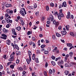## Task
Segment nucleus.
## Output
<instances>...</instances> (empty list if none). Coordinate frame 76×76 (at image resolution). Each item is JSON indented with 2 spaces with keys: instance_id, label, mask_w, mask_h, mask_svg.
<instances>
[{
  "instance_id": "62",
  "label": "nucleus",
  "mask_w": 76,
  "mask_h": 76,
  "mask_svg": "<svg viewBox=\"0 0 76 76\" xmlns=\"http://www.w3.org/2000/svg\"><path fill=\"white\" fill-rule=\"evenodd\" d=\"M48 66V63L46 62L45 64V67H47Z\"/></svg>"
},
{
  "instance_id": "18",
  "label": "nucleus",
  "mask_w": 76,
  "mask_h": 76,
  "mask_svg": "<svg viewBox=\"0 0 76 76\" xmlns=\"http://www.w3.org/2000/svg\"><path fill=\"white\" fill-rule=\"evenodd\" d=\"M64 73L66 75H67L69 74V71L66 70L64 72Z\"/></svg>"
},
{
  "instance_id": "26",
  "label": "nucleus",
  "mask_w": 76,
  "mask_h": 76,
  "mask_svg": "<svg viewBox=\"0 0 76 76\" xmlns=\"http://www.w3.org/2000/svg\"><path fill=\"white\" fill-rule=\"evenodd\" d=\"M27 8H28L29 10H33V8H32V6H28Z\"/></svg>"
},
{
  "instance_id": "30",
  "label": "nucleus",
  "mask_w": 76,
  "mask_h": 76,
  "mask_svg": "<svg viewBox=\"0 0 76 76\" xmlns=\"http://www.w3.org/2000/svg\"><path fill=\"white\" fill-rule=\"evenodd\" d=\"M15 48H16L17 50H19V47H18V45H15Z\"/></svg>"
},
{
  "instance_id": "49",
  "label": "nucleus",
  "mask_w": 76,
  "mask_h": 76,
  "mask_svg": "<svg viewBox=\"0 0 76 76\" xmlns=\"http://www.w3.org/2000/svg\"><path fill=\"white\" fill-rule=\"evenodd\" d=\"M7 56L6 55H4L3 56V58H4V59H5V60H6V59H7V58L6 57Z\"/></svg>"
},
{
  "instance_id": "47",
  "label": "nucleus",
  "mask_w": 76,
  "mask_h": 76,
  "mask_svg": "<svg viewBox=\"0 0 76 76\" xmlns=\"http://www.w3.org/2000/svg\"><path fill=\"white\" fill-rule=\"evenodd\" d=\"M48 53H49V52L48 51L45 50L44 51V53L45 54H48Z\"/></svg>"
},
{
  "instance_id": "10",
  "label": "nucleus",
  "mask_w": 76,
  "mask_h": 76,
  "mask_svg": "<svg viewBox=\"0 0 76 76\" xmlns=\"http://www.w3.org/2000/svg\"><path fill=\"white\" fill-rule=\"evenodd\" d=\"M6 42L7 44L8 45H10V43H11V41H10V40L9 39L8 40H6Z\"/></svg>"
},
{
  "instance_id": "41",
  "label": "nucleus",
  "mask_w": 76,
  "mask_h": 76,
  "mask_svg": "<svg viewBox=\"0 0 76 76\" xmlns=\"http://www.w3.org/2000/svg\"><path fill=\"white\" fill-rule=\"evenodd\" d=\"M57 47H56L53 50V52H55V51L57 50Z\"/></svg>"
},
{
  "instance_id": "3",
  "label": "nucleus",
  "mask_w": 76,
  "mask_h": 76,
  "mask_svg": "<svg viewBox=\"0 0 76 76\" xmlns=\"http://www.w3.org/2000/svg\"><path fill=\"white\" fill-rule=\"evenodd\" d=\"M12 31L13 35H17V34H16V32L15 31V29L13 28L12 30Z\"/></svg>"
},
{
  "instance_id": "50",
  "label": "nucleus",
  "mask_w": 76,
  "mask_h": 76,
  "mask_svg": "<svg viewBox=\"0 0 76 76\" xmlns=\"http://www.w3.org/2000/svg\"><path fill=\"white\" fill-rule=\"evenodd\" d=\"M13 11L12 10H10L9 14H13Z\"/></svg>"
},
{
  "instance_id": "39",
  "label": "nucleus",
  "mask_w": 76,
  "mask_h": 76,
  "mask_svg": "<svg viewBox=\"0 0 76 76\" xmlns=\"http://www.w3.org/2000/svg\"><path fill=\"white\" fill-rule=\"evenodd\" d=\"M9 4L7 3V4L5 5V7H9L10 6H9Z\"/></svg>"
},
{
  "instance_id": "35",
  "label": "nucleus",
  "mask_w": 76,
  "mask_h": 76,
  "mask_svg": "<svg viewBox=\"0 0 76 76\" xmlns=\"http://www.w3.org/2000/svg\"><path fill=\"white\" fill-rule=\"evenodd\" d=\"M49 72L50 75H51V74H52V73H53V71H52V69H50L49 70Z\"/></svg>"
},
{
  "instance_id": "22",
  "label": "nucleus",
  "mask_w": 76,
  "mask_h": 76,
  "mask_svg": "<svg viewBox=\"0 0 76 76\" xmlns=\"http://www.w3.org/2000/svg\"><path fill=\"white\" fill-rule=\"evenodd\" d=\"M70 26L69 25H67L66 26V28L67 31H69V28Z\"/></svg>"
},
{
  "instance_id": "23",
  "label": "nucleus",
  "mask_w": 76,
  "mask_h": 76,
  "mask_svg": "<svg viewBox=\"0 0 76 76\" xmlns=\"http://www.w3.org/2000/svg\"><path fill=\"white\" fill-rule=\"evenodd\" d=\"M56 35L58 37H61V34L58 33H56Z\"/></svg>"
},
{
  "instance_id": "4",
  "label": "nucleus",
  "mask_w": 76,
  "mask_h": 76,
  "mask_svg": "<svg viewBox=\"0 0 76 76\" xmlns=\"http://www.w3.org/2000/svg\"><path fill=\"white\" fill-rule=\"evenodd\" d=\"M15 53L17 56H20L21 55V52L20 51H16Z\"/></svg>"
},
{
  "instance_id": "63",
  "label": "nucleus",
  "mask_w": 76,
  "mask_h": 76,
  "mask_svg": "<svg viewBox=\"0 0 76 76\" xmlns=\"http://www.w3.org/2000/svg\"><path fill=\"white\" fill-rule=\"evenodd\" d=\"M34 28H33V29L35 30L37 29V28H38V27H37V26H35V25H34Z\"/></svg>"
},
{
  "instance_id": "54",
  "label": "nucleus",
  "mask_w": 76,
  "mask_h": 76,
  "mask_svg": "<svg viewBox=\"0 0 76 76\" xmlns=\"http://www.w3.org/2000/svg\"><path fill=\"white\" fill-rule=\"evenodd\" d=\"M52 38L53 39H55L56 38V35H53L52 36Z\"/></svg>"
},
{
  "instance_id": "1",
  "label": "nucleus",
  "mask_w": 76,
  "mask_h": 76,
  "mask_svg": "<svg viewBox=\"0 0 76 76\" xmlns=\"http://www.w3.org/2000/svg\"><path fill=\"white\" fill-rule=\"evenodd\" d=\"M10 58L8 59V61H13L14 60V58H15V56L13 54H11L10 56Z\"/></svg>"
},
{
  "instance_id": "56",
  "label": "nucleus",
  "mask_w": 76,
  "mask_h": 76,
  "mask_svg": "<svg viewBox=\"0 0 76 76\" xmlns=\"http://www.w3.org/2000/svg\"><path fill=\"white\" fill-rule=\"evenodd\" d=\"M58 17L59 20H61V16H60L59 15H58Z\"/></svg>"
},
{
  "instance_id": "6",
  "label": "nucleus",
  "mask_w": 76,
  "mask_h": 76,
  "mask_svg": "<svg viewBox=\"0 0 76 76\" xmlns=\"http://www.w3.org/2000/svg\"><path fill=\"white\" fill-rule=\"evenodd\" d=\"M67 7V4H66V2L64 1L63 3L62 6V7Z\"/></svg>"
},
{
  "instance_id": "60",
  "label": "nucleus",
  "mask_w": 76,
  "mask_h": 76,
  "mask_svg": "<svg viewBox=\"0 0 76 76\" xmlns=\"http://www.w3.org/2000/svg\"><path fill=\"white\" fill-rule=\"evenodd\" d=\"M9 15V14H8V13H7L5 14V17H8Z\"/></svg>"
},
{
  "instance_id": "59",
  "label": "nucleus",
  "mask_w": 76,
  "mask_h": 76,
  "mask_svg": "<svg viewBox=\"0 0 76 76\" xmlns=\"http://www.w3.org/2000/svg\"><path fill=\"white\" fill-rule=\"evenodd\" d=\"M51 48H50L49 47L48 48V51H51Z\"/></svg>"
},
{
  "instance_id": "36",
  "label": "nucleus",
  "mask_w": 76,
  "mask_h": 76,
  "mask_svg": "<svg viewBox=\"0 0 76 76\" xmlns=\"http://www.w3.org/2000/svg\"><path fill=\"white\" fill-rule=\"evenodd\" d=\"M16 64H19L20 61L19 59L17 58V59H16Z\"/></svg>"
},
{
  "instance_id": "44",
  "label": "nucleus",
  "mask_w": 76,
  "mask_h": 76,
  "mask_svg": "<svg viewBox=\"0 0 76 76\" xmlns=\"http://www.w3.org/2000/svg\"><path fill=\"white\" fill-rule=\"evenodd\" d=\"M69 63H66L65 64V67H68L69 66Z\"/></svg>"
},
{
  "instance_id": "51",
  "label": "nucleus",
  "mask_w": 76,
  "mask_h": 76,
  "mask_svg": "<svg viewBox=\"0 0 76 76\" xmlns=\"http://www.w3.org/2000/svg\"><path fill=\"white\" fill-rule=\"evenodd\" d=\"M34 8H37V4L34 3Z\"/></svg>"
},
{
  "instance_id": "9",
  "label": "nucleus",
  "mask_w": 76,
  "mask_h": 76,
  "mask_svg": "<svg viewBox=\"0 0 76 76\" xmlns=\"http://www.w3.org/2000/svg\"><path fill=\"white\" fill-rule=\"evenodd\" d=\"M15 29L18 31H19L21 30V27L20 26H18V27H15Z\"/></svg>"
},
{
  "instance_id": "42",
  "label": "nucleus",
  "mask_w": 76,
  "mask_h": 76,
  "mask_svg": "<svg viewBox=\"0 0 76 76\" xmlns=\"http://www.w3.org/2000/svg\"><path fill=\"white\" fill-rule=\"evenodd\" d=\"M54 12L55 13V14H54V15H57V16H58V15H59V14H58V12H57L56 11V12H55V11H54Z\"/></svg>"
},
{
  "instance_id": "34",
  "label": "nucleus",
  "mask_w": 76,
  "mask_h": 76,
  "mask_svg": "<svg viewBox=\"0 0 76 76\" xmlns=\"http://www.w3.org/2000/svg\"><path fill=\"white\" fill-rule=\"evenodd\" d=\"M20 22L21 23V24L23 26V25H24V22H23V20L21 19V20H20Z\"/></svg>"
},
{
  "instance_id": "19",
  "label": "nucleus",
  "mask_w": 76,
  "mask_h": 76,
  "mask_svg": "<svg viewBox=\"0 0 76 76\" xmlns=\"http://www.w3.org/2000/svg\"><path fill=\"white\" fill-rule=\"evenodd\" d=\"M26 61L27 62V64H30V62H31V61H30V60L29 59V58H27L26 59Z\"/></svg>"
},
{
  "instance_id": "33",
  "label": "nucleus",
  "mask_w": 76,
  "mask_h": 76,
  "mask_svg": "<svg viewBox=\"0 0 76 76\" xmlns=\"http://www.w3.org/2000/svg\"><path fill=\"white\" fill-rule=\"evenodd\" d=\"M45 45H42L40 47L41 48H45Z\"/></svg>"
},
{
  "instance_id": "5",
  "label": "nucleus",
  "mask_w": 76,
  "mask_h": 76,
  "mask_svg": "<svg viewBox=\"0 0 76 76\" xmlns=\"http://www.w3.org/2000/svg\"><path fill=\"white\" fill-rule=\"evenodd\" d=\"M2 31L4 33H5V34H6V33H7V32H9L8 30H7L4 28H3Z\"/></svg>"
},
{
  "instance_id": "12",
  "label": "nucleus",
  "mask_w": 76,
  "mask_h": 76,
  "mask_svg": "<svg viewBox=\"0 0 76 76\" xmlns=\"http://www.w3.org/2000/svg\"><path fill=\"white\" fill-rule=\"evenodd\" d=\"M17 69H18V71H19L20 72H22V71H23V68H22L21 66L18 68Z\"/></svg>"
},
{
  "instance_id": "21",
  "label": "nucleus",
  "mask_w": 76,
  "mask_h": 76,
  "mask_svg": "<svg viewBox=\"0 0 76 76\" xmlns=\"http://www.w3.org/2000/svg\"><path fill=\"white\" fill-rule=\"evenodd\" d=\"M10 68H11L12 69H13L15 68V66H14V65L12 64L10 66Z\"/></svg>"
},
{
  "instance_id": "48",
  "label": "nucleus",
  "mask_w": 76,
  "mask_h": 76,
  "mask_svg": "<svg viewBox=\"0 0 76 76\" xmlns=\"http://www.w3.org/2000/svg\"><path fill=\"white\" fill-rule=\"evenodd\" d=\"M51 58H52L53 60H55V58H56V57L55 56H54L53 55H52V56L51 57Z\"/></svg>"
},
{
  "instance_id": "2",
  "label": "nucleus",
  "mask_w": 76,
  "mask_h": 76,
  "mask_svg": "<svg viewBox=\"0 0 76 76\" xmlns=\"http://www.w3.org/2000/svg\"><path fill=\"white\" fill-rule=\"evenodd\" d=\"M63 63H64L63 61L60 59L58 62V64L59 66H61V64H63Z\"/></svg>"
},
{
  "instance_id": "53",
  "label": "nucleus",
  "mask_w": 76,
  "mask_h": 76,
  "mask_svg": "<svg viewBox=\"0 0 76 76\" xmlns=\"http://www.w3.org/2000/svg\"><path fill=\"white\" fill-rule=\"evenodd\" d=\"M10 10L9 9H7L6 10L7 13H8V14H9V13L10 12Z\"/></svg>"
},
{
  "instance_id": "7",
  "label": "nucleus",
  "mask_w": 76,
  "mask_h": 76,
  "mask_svg": "<svg viewBox=\"0 0 76 76\" xmlns=\"http://www.w3.org/2000/svg\"><path fill=\"white\" fill-rule=\"evenodd\" d=\"M20 14H21V15L23 16H25V14H24V12L23 10H20Z\"/></svg>"
},
{
  "instance_id": "32",
  "label": "nucleus",
  "mask_w": 76,
  "mask_h": 76,
  "mask_svg": "<svg viewBox=\"0 0 76 76\" xmlns=\"http://www.w3.org/2000/svg\"><path fill=\"white\" fill-rule=\"evenodd\" d=\"M67 16H68L70 17V19H71V17H70V12H68L67 13Z\"/></svg>"
},
{
  "instance_id": "14",
  "label": "nucleus",
  "mask_w": 76,
  "mask_h": 76,
  "mask_svg": "<svg viewBox=\"0 0 76 76\" xmlns=\"http://www.w3.org/2000/svg\"><path fill=\"white\" fill-rule=\"evenodd\" d=\"M11 26V24L9 23L7 24L6 25V27L7 28H10V26Z\"/></svg>"
},
{
  "instance_id": "16",
  "label": "nucleus",
  "mask_w": 76,
  "mask_h": 76,
  "mask_svg": "<svg viewBox=\"0 0 76 76\" xmlns=\"http://www.w3.org/2000/svg\"><path fill=\"white\" fill-rule=\"evenodd\" d=\"M28 56L29 57V59L30 60V61H31V56L32 55V53H28Z\"/></svg>"
},
{
  "instance_id": "8",
  "label": "nucleus",
  "mask_w": 76,
  "mask_h": 76,
  "mask_svg": "<svg viewBox=\"0 0 76 76\" xmlns=\"http://www.w3.org/2000/svg\"><path fill=\"white\" fill-rule=\"evenodd\" d=\"M50 20L51 21H53L54 20V17H53V16L52 15V14H50Z\"/></svg>"
},
{
  "instance_id": "58",
  "label": "nucleus",
  "mask_w": 76,
  "mask_h": 76,
  "mask_svg": "<svg viewBox=\"0 0 76 76\" xmlns=\"http://www.w3.org/2000/svg\"><path fill=\"white\" fill-rule=\"evenodd\" d=\"M39 11H37L36 12L35 15H39Z\"/></svg>"
},
{
  "instance_id": "64",
  "label": "nucleus",
  "mask_w": 76,
  "mask_h": 76,
  "mask_svg": "<svg viewBox=\"0 0 76 76\" xmlns=\"http://www.w3.org/2000/svg\"><path fill=\"white\" fill-rule=\"evenodd\" d=\"M6 22L5 21V20H2V23H5Z\"/></svg>"
},
{
  "instance_id": "29",
  "label": "nucleus",
  "mask_w": 76,
  "mask_h": 76,
  "mask_svg": "<svg viewBox=\"0 0 76 76\" xmlns=\"http://www.w3.org/2000/svg\"><path fill=\"white\" fill-rule=\"evenodd\" d=\"M7 23H12V20H10V19H8V20L7 21Z\"/></svg>"
},
{
  "instance_id": "31",
  "label": "nucleus",
  "mask_w": 76,
  "mask_h": 76,
  "mask_svg": "<svg viewBox=\"0 0 76 76\" xmlns=\"http://www.w3.org/2000/svg\"><path fill=\"white\" fill-rule=\"evenodd\" d=\"M23 68L24 70H26V65H25L23 66Z\"/></svg>"
},
{
  "instance_id": "15",
  "label": "nucleus",
  "mask_w": 76,
  "mask_h": 76,
  "mask_svg": "<svg viewBox=\"0 0 76 76\" xmlns=\"http://www.w3.org/2000/svg\"><path fill=\"white\" fill-rule=\"evenodd\" d=\"M69 57V55L67 54L65 56V61H66L67 60V58Z\"/></svg>"
},
{
  "instance_id": "37",
  "label": "nucleus",
  "mask_w": 76,
  "mask_h": 76,
  "mask_svg": "<svg viewBox=\"0 0 76 76\" xmlns=\"http://www.w3.org/2000/svg\"><path fill=\"white\" fill-rule=\"evenodd\" d=\"M70 34L71 36H72V37H74L75 36V34H74V33L73 32H71L70 33Z\"/></svg>"
},
{
  "instance_id": "13",
  "label": "nucleus",
  "mask_w": 76,
  "mask_h": 76,
  "mask_svg": "<svg viewBox=\"0 0 76 76\" xmlns=\"http://www.w3.org/2000/svg\"><path fill=\"white\" fill-rule=\"evenodd\" d=\"M61 32L62 35H65L67 34V32H66V31H62Z\"/></svg>"
},
{
  "instance_id": "45",
  "label": "nucleus",
  "mask_w": 76,
  "mask_h": 76,
  "mask_svg": "<svg viewBox=\"0 0 76 76\" xmlns=\"http://www.w3.org/2000/svg\"><path fill=\"white\" fill-rule=\"evenodd\" d=\"M43 73L45 76H47V72L46 71H44L43 72Z\"/></svg>"
},
{
  "instance_id": "55",
  "label": "nucleus",
  "mask_w": 76,
  "mask_h": 76,
  "mask_svg": "<svg viewBox=\"0 0 76 76\" xmlns=\"http://www.w3.org/2000/svg\"><path fill=\"white\" fill-rule=\"evenodd\" d=\"M40 41H41L40 40L38 41V45H39V46L41 44H40Z\"/></svg>"
},
{
  "instance_id": "25",
  "label": "nucleus",
  "mask_w": 76,
  "mask_h": 76,
  "mask_svg": "<svg viewBox=\"0 0 76 76\" xmlns=\"http://www.w3.org/2000/svg\"><path fill=\"white\" fill-rule=\"evenodd\" d=\"M32 34V31H28L27 33V34L28 35H31V34Z\"/></svg>"
},
{
  "instance_id": "40",
  "label": "nucleus",
  "mask_w": 76,
  "mask_h": 76,
  "mask_svg": "<svg viewBox=\"0 0 76 76\" xmlns=\"http://www.w3.org/2000/svg\"><path fill=\"white\" fill-rule=\"evenodd\" d=\"M32 44L33 48H35V47H36V45H35V43L34 42H33Z\"/></svg>"
},
{
  "instance_id": "43",
  "label": "nucleus",
  "mask_w": 76,
  "mask_h": 76,
  "mask_svg": "<svg viewBox=\"0 0 76 76\" xmlns=\"http://www.w3.org/2000/svg\"><path fill=\"white\" fill-rule=\"evenodd\" d=\"M46 9L47 11H48L49 10V7H48V6H47L46 7Z\"/></svg>"
},
{
  "instance_id": "38",
  "label": "nucleus",
  "mask_w": 76,
  "mask_h": 76,
  "mask_svg": "<svg viewBox=\"0 0 76 76\" xmlns=\"http://www.w3.org/2000/svg\"><path fill=\"white\" fill-rule=\"evenodd\" d=\"M50 6H51V7H53L54 6V4H53V3H51L50 4Z\"/></svg>"
},
{
  "instance_id": "17",
  "label": "nucleus",
  "mask_w": 76,
  "mask_h": 76,
  "mask_svg": "<svg viewBox=\"0 0 76 76\" xmlns=\"http://www.w3.org/2000/svg\"><path fill=\"white\" fill-rule=\"evenodd\" d=\"M55 27L57 28V27H58V25H59V22L58 21L56 22V24H55Z\"/></svg>"
},
{
  "instance_id": "61",
  "label": "nucleus",
  "mask_w": 76,
  "mask_h": 76,
  "mask_svg": "<svg viewBox=\"0 0 76 76\" xmlns=\"http://www.w3.org/2000/svg\"><path fill=\"white\" fill-rule=\"evenodd\" d=\"M47 24H48V25H50V23H51V22L49 21H47Z\"/></svg>"
},
{
  "instance_id": "28",
  "label": "nucleus",
  "mask_w": 76,
  "mask_h": 76,
  "mask_svg": "<svg viewBox=\"0 0 76 76\" xmlns=\"http://www.w3.org/2000/svg\"><path fill=\"white\" fill-rule=\"evenodd\" d=\"M66 45L68 47H71L72 45V43H67Z\"/></svg>"
},
{
  "instance_id": "57",
  "label": "nucleus",
  "mask_w": 76,
  "mask_h": 76,
  "mask_svg": "<svg viewBox=\"0 0 76 76\" xmlns=\"http://www.w3.org/2000/svg\"><path fill=\"white\" fill-rule=\"evenodd\" d=\"M69 56H72L73 55V53L72 52H70V53H69Z\"/></svg>"
},
{
  "instance_id": "52",
  "label": "nucleus",
  "mask_w": 76,
  "mask_h": 76,
  "mask_svg": "<svg viewBox=\"0 0 76 76\" xmlns=\"http://www.w3.org/2000/svg\"><path fill=\"white\" fill-rule=\"evenodd\" d=\"M12 63V62H9L8 63H7V66H9V65H10V64H11V63Z\"/></svg>"
},
{
  "instance_id": "20",
  "label": "nucleus",
  "mask_w": 76,
  "mask_h": 76,
  "mask_svg": "<svg viewBox=\"0 0 76 76\" xmlns=\"http://www.w3.org/2000/svg\"><path fill=\"white\" fill-rule=\"evenodd\" d=\"M59 15L60 16H61V18H63L64 17V14H63V13H59Z\"/></svg>"
},
{
  "instance_id": "11",
  "label": "nucleus",
  "mask_w": 76,
  "mask_h": 76,
  "mask_svg": "<svg viewBox=\"0 0 76 76\" xmlns=\"http://www.w3.org/2000/svg\"><path fill=\"white\" fill-rule=\"evenodd\" d=\"M1 36H2V37H3L5 38L6 39H7V35L4 34H2L1 35Z\"/></svg>"
},
{
  "instance_id": "27",
  "label": "nucleus",
  "mask_w": 76,
  "mask_h": 76,
  "mask_svg": "<svg viewBox=\"0 0 76 76\" xmlns=\"http://www.w3.org/2000/svg\"><path fill=\"white\" fill-rule=\"evenodd\" d=\"M51 63L53 66H56V63H55V62L52 61H51Z\"/></svg>"
},
{
  "instance_id": "24",
  "label": "nucleus",
  "mask_w": 76,
  "mask_h": 76,
  "mask_svg": "<svg viewBox=\"0 0 76 76\" xmlns=\"http://www.w3.org/2000/svg\"><path fill=\"white\" fill-rule=\"evenodd\" d=\"M71 64L72 67H73V66H76V63L75 62H71Z\"/></svg>"
},
{
  "instance_id": "46",
  "label": "nucleus",
  "mask_w": 76,
  "mask_h": 76,
  "mask_svg": "<svg viewBox=\"0 0 76 76\" xmlns=\"http://www.w3.org/2000/svg\"><path fill=\"white\" fill-rule=\"evenodd\" d=\"M35 61H36V62L37 63H39V61H38V58H36L35 59Z\"/></svg>"
}]
</instances>
